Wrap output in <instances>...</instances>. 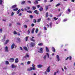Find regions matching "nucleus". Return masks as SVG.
Returning a JSON list of instances; mask_svg holds the SVG:
<instances>
[{"mask_svg": "<svg viewBox=\"0 0 75 75\" xmlns=\"http://www.w3.org/2000/svg\"><path fill=\"white\" fill-rule=\"evenodd\" d=\"M27 58H29V55L28 54H26V55L24 57L25 58H27Z\"/></svg>", "mask_w": 75, "mask_h": 75, "instance_id": "obj_19", "label": "nucleus"}, {"mask_svg": "<svg viewBox=\"0 0 75 75\" xmlns=\"http://www.w3.org/2000/svg\"><path fill=\"white\" fill-rule=\"evenodd\" d=\"M13 34H17V33L16 31H15L13 32Z\"/></svg>", "mask_w": 75, "mask_h": 75, "instance_id": "obj_40", "label": "nucleus"}, {"mask_svg": "<svg viewBox=\"0 0 75 75\" xmlns=\"http://www.w3.org/2000/svg\"><path fill=\"white\" fill-rule=\"evenodd\" d=\"M14 47H15V48H16V45H15V44H14V43H13V44H12L11 46V50H12V49H13V48H14Z\"/></svg>", "mask_w": 75, "mask_h": 75, "instance_id": "obj_5", "label": "nucleus"}, {"mask_svg": "<svg viewBox=\"0 0 75 75\" xmlns=\"http://www.w3.org/2000/svg\"><path fill=\"white\" fill-rule=\"evenodd\" d=\"M50 66H49L48 68H47V70H46L47 72H50Z\"/></svg>", "mask_w": 75, "mask_h": 75, "instance_id": "obj_8", "label": "nucleus"}, {"mask_svg": "<svg viewBox=\"0 0 75 75\" xmlns=\"http://www.w3.org/2000/svg\"><path fill=\"white\" fill-rule=\"evenodd\" d=\"M54 20H58V18H56V17H54Z\"/></svg>", "mask_w": 75, "mask_h": 75, "instance_id": "obj_46", "label": "nucleus"}, {"mask_svg": "<svg viewBox=\"0 0 75 75\" xmlns=\"http://www.w3.org/2000/svg\"><path fill=\"white\" fill-rule=\"evenodd\" d=\"M21 11V10L20 9H19L18 11H17V14H18L20 13V12Z\"/></svg>", "mask_w": 75, "mask_h": 75, "instance_id": "obj_29", "label": "nucleus"}, {"mask_svg": "<svg viewBox=\"0 0 75 75\" xmlns=\"http://www.w3.org/2000/svg\"><path fill=\"white\" fill-rule=\"evenodd\" d=\"M44 28L45 30H47V28L45 26L44 27Z\"/></svg>", "mask_w": 75, "mask_h": 75, "instance_id": "obj_52", "label": "nucleus"}, {"mask_svg": "<svg viewBox=\"0 0 75 75\" xmlns=\"http://www.w3.org/2000/svg\"><path fill=\"white\" fill-rule=\"evenodd\" d=\"M27 12H28V13H33V12L31 11H27Z\"/></svg>", "mask_w": 75, "mask_h": 75, "instance_id": "obj_31", "label": "nucleus"}, {"mask_svg": "<svg viewBox=\"0 0 75 75\" xmlns=\"http://www.w3.org/2000/svg\"><path fill=\"white\" fill-rule=\"evenodd\" d=\"M31 63V61H28L27 62V64H28V65H29V64H30Z\"/></svg>", "mask_w": 75, "mask_h": 75, "instance_id": "obj_41", "label": "nucleus"}, {"mask_svg": "<svg viewBox=\"0 0 75 75\" xmlns=\"http://www.w3.org/2000/svg\"><path fill=\"white\" fill-rule=\"evenodd\" d=\"M28 40V37L27 36L25 37V41H27Z\"/></svg>", "mask_w": 75, "mask_h": 75, "instance_id": "obj_39", "label": "nucleus"}, {"mask_svg": "<svg viewBox=\"0 0 75 75\" xmlns=\"http://www.w3.org/2000/svg\"><path fill=\"white\" fill-rule=\"evenodd\" d=\"M33 38H34V37H32V38H30V39L31 41H33V42H35V40L34 39H33Z\"/></svg>", "mask_w": 75, "mask_h": 75, "instance_id": "obj_6", "label": "nucleus"}, {"mask_svg": "<svg viewBox=\"0 0 75 75\" xmlns=\"http://www.w3.org/2000/svg\"><path fill=\"white\" fill-rule=\"evenodd\" d=\"M8 64H9V62H8V61H6L5 62V65H8Z\"/></svg>", "mask_w": 75, "mask_h": 75, "instance_id": "obj_26", "label": "nucleus"}, {"mask_svg": "<svg viewBox=\"0 0 75 75\" xmlns=\"http://www.w3.org/2000/svg\"><path fill=\"white\" fill-rule=\"evenodd\" d=\"M39 46H42L43 45V44L42 43H40L38 44Z\"/></svg>", "mask_w": 75, "mask_h": 75, "instance_id": "obj_27", "label": "nucleus"}, {"mask_svg": "<svg viewBox=\"0 0 75 75\" xmlns=\"http://www.w3.org/2000/svg\"><path fill=\"white\" fill-rule=\"evenodd\" d=\"M17 40L19 42H21V40H20V38H17Z\"/></svg>", "mask_w": 75, "mask_h": 75, "instance_id": "obj_33", "label": "nucleus"}, {"mask_svg": "<svg viewBox=\"0 0 75 75\" xmlns=\"http://www.w3.org/2000/svg\"><path fill=\"white\" fill-rule=\"evenodd\" d=\"M69 58V57H67V58L65 59V60L67 61V59Z\"/></svg>", "mask_w": 75, "mask_h": 75, "instance_id": "obj_62", "label": "nucleus"}, {"mask_svg": "<svg viewBox=\"0 0 75 75\" xmlns=\"http://www.w3.org/2000/svg\"><path fill=\"white\" fill-rule=\"evenodd\" d=\"M52 51L53 52H55V49L54 47H52Z\"/></svg>", "mask_w": 75, "mask_h": 75, "instance_id": "obj_22", "label": "nucleus"}, {"mask_svg": "<svg viewBox=\"0 0 75 75\" xmlns=\"http://www.w3.org/2000/svg\"><path fill=\"white\" fill-rule=\"evenodd\" d=\"M11 67L12 68H16L17 67V66L16 65H15L14 64H12L11 65Z\"/></svg>", "mask_w": 75, "mask_h": 75, "instance_id": "obj_3", "label": "nucleus"}, {"mask_svg": "<svg viewBox=\"0 0 75 75\" xmlns=\"http://www.w3.org/2000/svg\"><path fill=\"white\" fill-rule=\"evenodd\" d=\"M67 21V19H64L63 20L64 22H65V21Z\"/></svg>", "mask_w": 75, "mask_h": 75, "instance_id": "obj_56", "label": "nucleus"}, {"mask_svg": "<svg viewBox=\"0 0 75 75\" xmlns=\"http://www.w3.org/2000/svg\"><path fill=\"white\" fill-rule=\"evenodd\" d=\"M60 5H61V4L59 3V4H57L56 5V7H58V6H60Z\"/></svg>", "mask_w": 75, "mask_h": 75, "instance_id": "obj_35", "label": "nucleus"}, {"mask_svg": "<svg viewBox=\"0 0 75 75\" xmlns=\"http://www.w3.org/2000/svg\"><path fill=\"white\" fill-rule=\"evenodd\" d=\"M13 10V11H17L18 10V8L14 9Z\"/></svg>", "mask_w": 75, "mask_h": 75, "instance_id": "obj_34", "label": "nucleus"}, {"mask_svg": "<svg viewBox=\"0 0 75 75\" xmlns=\"http://www.w3.org/2000/svg\"><path fill=\"white\" fill-rule=\"evenodd\" d=\"M47 20L48 21H50V18H47Z\"/></svg>", "mask_w": 75, "mask_h": 75, "instance_id": "obj_61", "label": "nucleus"}, {"mask_svg": "<svg viewBox=\"0 0 75 75\" xmlns=\"http://www.w3.org/2000/svg\"><path fill=\"white\" fill-rule=\"evenodd\" d=\"M46 54H47V55L48 57L50 58V55H49V54H48V53H46Z\"/></svg>", "mask_w": 75, "mask_h": 75, "instance_id": "obj_44", "label": "nucleus"}, {"mask_svg": "<svg viewBox=\"0 0 75 75\" xmlns=\"http://www.w3.org/2000/svg\"><path fill=\"white\" fill-rule=\"evenodd\" d=\"M34 30H35V29L34 28H33L31 31V33H32V34H34Z\"/></svg>", "mask_w": 75, "mask_h": 75, "instance_id": "obj_25", "label": "nucleus"}, {"mask_svg": "<svg viewBox=\"0 0 75 75\" xmlns=\"http://www.w3.org/2000/svg\"><path fill=\"white\" fill-rule=\"evenodd\" d=\"M14 61V58H11L9 60V62H13Z\"/></svg>", "mask_w": 75, "mask_h": 75, "instance_id": "obj_4", "label": "nucleus"}, {"mask_svg": "<svg viewBox=\"0 0 75 75\" xmlns=\"http://www.w3.org/2000/svg\"><path fill=\"white\" fill-rule=\"evenodd\" d=\"M28 3L29 4H31V2L30 1H28Z\"/></svg>", "mask_w": 75, "mask_h": 75, "instance_id": "obj_47", "label": "nucleus"}, {"mask_svg": "<svg viewBox=\"0 0 75 75\" xmlns=\"http://www.w3.org/2000/svg\"><path fill=\"white\" fill-rule=\"evenodd\" d=\"M35 42H31L30 44L31 47H35Z\"/></svg>", "mask_w": 75, "mask_h": 75, "instance_id": "obj_1", "label": "nucleus"}, {"mask_svg": "<svg viewBox=\"0 0 75 75\" xmlns=\"http://www.w3.org/2000/svg\"><path fill=\"white\" fill-rule=\"evenodd\" d=\"M34 13L36 14H38V15L39 14V13L38 12V11L37 10H35V11H34Z\"/></svg>", "mask_w": 75, "mask_h": 75, "instance_id": "obj_7", "label": "nucleus"}, {"mask_svg": "<svg viewBox=\"0 0 75 75\" xmlns=\"http://www.w3.org/2000/svg\"><path fill=\"white\" fill-rule=\"evenodd\" d=\"M24 27H25L26 28H27V25H24Z\"/></svg>", "mask_w": 75, "mask_h": 75, "instance_id": "obj_59", "label": "nucleus"}, {"mask_svg": "<svg viewBox=\"0 0 75 75\" xmlns=\"http://www.w3.org/2000/svg\"><path fill=\"white\" fill-rule=\"evenodd\" d=\"M34 24L32 23L31 25L32 27H34Z\"/></svg>", "mask_w": 75, "mask_h": 75, "instance_id": "obj_53", "label": "nucleus"}, {"mask_svg": "<svg viewBox=\"0 0 75 75\" xmlns=\"http://www.w3.org/2000/svg\"><path fill=\"white\" fill-rule=\"evenodd\" d=\"M45 7L46 11H47V10H48V6H45Z\"/></svg>", "mask_w": 75, "mask_h": 75, "instance_id": "obj_20", "label": "nucleus"}, {"mask_svg": "<svg viewBox=\"0 0 75 75\" xmlns=\"http://www.w3.org/2000/svg\"><path fill=\"white\" fill-rule=\"evenodd\" d=\"M28 34H30V30H28Z\"/></svg>", "mask_w": 75, "mask_h": 75, "instance_id": "obj_60", "label": "nucleus"}, {"mask_svg": "<svg viewBox=\"0 0 75 75\" xmlns=\"http://www.w3.org/2000/svg\"><path fill=\"white\" fill-rule=\"evenodd\" d=\"M2 3H3V1L2 0H0V5H1V4H2Z\"/></svg>", "mask_w": 75, "mask_h": 75, "instance_id": "obj_37", "label": "nucleus"}, {"mask_svg": "<svg viewBox=\"0 0 75 75\" xmlns=\"http://www.w3.org/2000/svg\"><path fill=\"white\" fill-rule=\"evenodd\" d=\"M5 52H8V47L7 46H6L5 47Z\"/></svg>", "mask_w": 75, "mask_h": 75, "instance_id": "obj_11", "label": "nucleus"}, {"mask_svg": "<svg viewBox=\"0 0 75 75\" xmlns=\"http://www.w3.org/2000/svg\"><path fill=\"white\" fill-rule=\"evenodd\" d=\"M38 1L36 0L34 2L35 4H38Z\"/></svg>", "mask_w": 75, "mask_h": 75, "instance_id": "obj_18", "label": "nucleus"}, {"mask_svg": "<svg viewBox=\"0 0 75 75\" xmlns=\"http://www.w3.org/2000/svg\"><path fill=\"white\" fill-rule=\"evenodd\" d=\"M32 8H33V10H36V7L35 6H33L32 7Z\"/></svg>", "mask_w": 75, "mask_h": 75, "instance_id": "obj_24", "label": "nucleus"}, {"mask_svg": "<svg viewBox=\"0 0 75 75\" xmlns=\"http://www.w3.org/2000/svg\"><path fill=\"white\" fill-rule=\"evenodd\" d=\"M17 24H18V25H21V24H20V23H17Z\"/></svg>", "mask_w": 75, "mask_h": 75, "instance_id": "obj_58", "label": "nucleus"}, {"mask_svg": "<svg viewBox=\"0 0 75 75\" xmlns=\"http://www.w3.org/2000/svg\"><path fill=\"white\" fill-rule=\"evenodd\" d=\"M43 66L41 64H39L38 65V67L39 68H42Z\"/></svg>", "mask_w": 75, "mask_h": 75, "instance_id": "obj_13", "label": "nucleus"}, {"mask_svg": "<svg viewBox=\"0 0 75 75\" xmlns=\"http://www.w3.org/2000/svg\"><path fill=\"white\" fill-rule=\"evenodd\" d=\"M20 48L21 49V51L23 50V48L22 47H20Z\"/></svg>", "mask_w": 75, "mask_h": 75, "instance_id": "obj_57", "label": "nucleus"}, {"mask_svg": "<svg viewBox=\"0 0 75 75\" xmlns=\"http://www.w3.org/2000/svg\"><path fill=\"white\" fill-rule=\"evenodd\" d=\"M34 21H33V22H34V23H36V22H37V21L36 20V19H34Z\"/></svg>", "mask_w": 75, "mask_h": 75, "instance_id": "obj_48", "label": "nucleus"}, {"mask_svg": "<svg viewBox=\"0 0 75 75\" xmlns=\"http://www.w3.org/2000/svg\"><path fill=\"white\" fill-rule=\"evenodd\" d=\"M39 10L40 11H43V8H42V7H41L39 9Z\"/></svg>", "mask_w": 75, "mask_h": 75, "instance_id": "obj_17", "label": "nucleus"}, {"mask_svg": "<svg viewBox=\"0 0 75 75\" xmlns=\"http://www.w3.org/2000/svg\"><path fill=\"white\" fill-rule=\"evenodd\" d=\"M33 70V68L32 67H30L28 69V71H32V70Z\"/></svg>", "mask_w": 75, "mask_h": 75, "instance_id": "obj_9", "label": "nucleus"}, {"mask_svg": "<svg viewBox=\"0 0 75 75\" xmlns=\"http://www.w3.org/2000/svg\"><path fill=\"white\" fill-rule=\"evenodd\" d=\"M25 1H22L21 2V4L22 5H23V4H25Z\"/></svg>", "mask_w": 75, "mask_h": 75, "instance_id": "obj_30", "label": "nucleus"}, {"mask_svg": "<svg viewBox=\"0 0 75 75\" xmlns=\"http://www.w3.org/2000/svg\"><path fill=\"white\" fill-rule=\"evenodd\" d=\"M57 61H59V60H60V59H59V56L58 55H57Z\"/></svg>", "mask_w": 75, "mask_h": 75, "instance_id": "obj_12", "label": "nucleus"}, {"mask_svg": "<svg viewBox=\"0 0 75 75\" xmlns=\"http://www.w3.org/2000/svg\"><path fill=\"white\" fill-rule=\"evenodd\" d=\"M46 57H47V55H45L44 56L43 58H44V59H45H45H46Z\"/></svg>", "mask_w": 75, "mask_h": 75, "instance_id": "obj_38", "label": "nucleus"}, {"mask_svg": "<svg viewBox=\"0 0 75 75\" xmlns=\"http://www.w3.org/2000/svg\"><path fill=\"white\" fill-rule=\"evenodd\" d=\"M6 35H4V38H3L4 40H5V39H6Z\"/></svg>", "mask_w": 75, "mask_h": 75, "instance_id": "obj_43", "label": "nucleus"}, {"mask_svg": "<svg viewBox=\"0 0 75 75\" xmlns=\"http://www.w3.org/2000/svg\"><path fill=\"white\" fill-rule=\"evenodd\" d=\"M45 15L46 17H48V13L47 12L45 14Z\"/></svg>", "mask_w": 75, "mask_h": 75, "instance_id": "obj_32", "label": "nucleus"}, {"mask_svg": "<svg viewBox=\"0 0 75 75\" xmlns=\"http://www.w3.org/2000/svg\"><path fill=\"white\" fill-rule=\"evenodd\" d=\"M38 29L37 28L35 30V33H38Z\"/></svg>", "mask_w": 75, "mask_h": 75, "instance_id": "obj_36", "label": "nucleus"}, {"mask_svg": "<svg viewBox=\"0 0 75 75\" xmlns=\"http://www.w3.org/2000/svg\"><path fill=\"white\" fill-rule=\"evenodd\" d=\"M14 12H12L11 14V16H13V15H14Z\"/></svg>", "mask_w": 75, "mask_h": 75, "instance_id": "obj_45", "label": "nucleus"}, {"mask_svg": "<svg viewBox=\"0 0 75 75\" xmlns=\"http://www.w3.org/2000/svg\"><path fill=\"white\" fill-rule=\"evenodd\" d=\"M9 42V40H7L6 42H5V44H7L8 42Z\"/></svg>", "mask_w": 75, "mask_h": 75, "instance_id": "obj_21", "label": "nucleus"}, {"mask_svg": "<svg viewBox=\"0 0 75 75\" xmlns=\"http://www.w3.org/2000/svg\"><path fill=\"white\" fill-rule=\"evenodd\" d=\"M43 50V49L42 48H40V51L38 50V52H39V53H43V52L42 51Z\"/></svg>", "mask_w": 75, "mask_h": 75, "instance_id": "obj_2", "label": "nucleus"}, {"mask_svg": "<svg viewBox=\"0 0 75 75\" xmlns=\"http://www.w3.org/2000/svg\"><path fill=\"white\" fill-rule=\"evenodd\" d=\"M68 11H69V13H70L71 12V9H70L69 8L68 9Z\"/></svg>", "mask_w": 75, "mask_h": 75, "instance_id": "obj_49", "label": "nucleus"}, {"mask_svg": "<svg viewBox=\"0 0 75 75\" xmlns=\"http://www.w3.org/2000/svg\"><path fill=\"white\" fill-rule=\"evenodd\" d=\"M41 18H40L39 19H38V20L37 22L38 23H40V21H41Z\"/></svg>", "mask_w": 75, "mask_h": 75, "instance_id": "obj_28", "label": "nucleus"}, {"mask_svg": "<svg viewBox=\"0 0 75 75\" xmlns=\"http://www.w3.org/2000/svg\"><path fill=\"white\" fill-rule=\"evenodd\" d=\"M32 67H33V71H34L35 70V65L34 64H32Z\"/></svg>", "mask_w": 75, "mask_h": 75, "instance_id": "obj_23", "label": "nucleus"}, {"mask_svg": "<svg viewBox=\"0 0 75 75\" xmlns=\"http://www.w3.org/2000/svg\"><path fill=\"white\" fill-rule=\"evenodd\" d=\"M45 50L46 52H50V50H49V49H48V48L47 47H46Z\"/></svg>", "mask_w": 75, "mask_h": 75, "instance_id": "obj_14", "label": "nucleus"}, {"mask_svg": "<svg viewBox=\"0 0 75 75\" xmlns=\"http://www.w3.org/2000/svg\"><path fill=\"white\" fill-rule=\"evenodd\" d=\"M16 7H17L16 5H13L11 6V8H16Z\"/></svg>", "mask_w": 75, "mask_h": 75, "instance_id": "obj_10", "label": "nucleus"}, {"mask_svg": "<svg viewBox=\"0 0 75 75\" xmlns=\"http://www.w3.org/2000/svg\"><path fill=\"white\" fill-rule=\"evenodd\" d=\"M11 23H10L9 24V27H10V26H11Z\"/></svg>", "mask_w": 75, "mask_h": 75, "instance_id": "obj_64", "label": "nucleus"}, {"mask_svg": "<svg viewBox=\"0 0 75 75\" xmlns=\"http://www.w3.org/2000/svg\"><path fill=\"white\" fill-rule=\"evenodd\" d=\"M69 60H71V59H72V57H71V56H69Z\"/></svg>", "mask_w": 75, "mask_h": 75, "instance_id": "obj_51", "label": "nucleus"}, {"mask_svg": "<svg viewBox=\"0 0 75 75\" xmlns=\"http://www.w3.org/2000/svg\"><path fill=\"white\" fill-rule=\"evenodd\" d=\"M23 49L25 50L26 51H28V49L27 48V47H26L25 46L23 47Z\"/></svg>", "mask_w": 75, "mask_h": 75, "instance_id": "obj_15", "label": "nucleus"}, {"mask_svg": "<svg viewBox=\"0 0 75 75\" xmlns=\"http://www.w3.org/2000/svg\"><path fill=\"white\" fill-rule=\"evenodd\" d=\"M57 72H55L54 74V75H56Z\"/></svg>", "mask_w": 75, "mask_h": 75, "instance_id": "obj_63", "label": "nucleus"}, {"mask_svg": "<svg viewBox=\"0 0 75 75\" xmlns=\"http://www.w3.org/2000/svg\"><path fill=\"white\" fill-rule=\"evenodd\" d=\"M30 18H33V16H32V15H30Z\"/></svg>", "mask_w": 75, "mask_h": 75, "instance_id": "obj_42", "label": "nucleus"}, {"mask_svg": "<svg viewBox=\"0 0 75 75\" xmlns=\"http://www.w3.org/2000/svg\"><path fill=\"white\" fill-rule=\"evenodd\" d=\"M22 15L21 13H20L18 14V16H21Z\"/></svg>", "mask_w": 75, "mask_h": 75, "instance_id": "obj_55", "label": "nucleus"}, {"mask_svg": "<svg viewBox=\"0 0 75 75\" xmlns=\"http://www.w3.org/2000/svg\"><path fill=\"white\" fill-rule=\"evenodd\" d=\"M37 7L38 8H40L41 7V6L40 5H37Z\"/></svg>", "mask_w": 75, "mask_h": 75, "instance_id": "obj_50", "label": "nucleus"}, {"mask_svg": "<svg viewBox=\"0 0 75 75\" xmlns=\"http://www.w3.org/2000/svg\"><path fill=\"white\" fill-rule=\"evenodd\" d=\"M18 58H17L16 59L15 62V63H18Z\"/></svg>", "mask_w": 75, "mask_h": 75, "instance_id": "obj_16", "label": "nucleus"}, {"mask_svg": "<svg viewBox=\"0 0 75 75\" xmlns=\"http://www.w3.org/2000/svg\"><path fill=\"white\" fill-rule=\"evenodd\" d=\"M0 32L1 33L3 32V30H2V29H0Z\"/></svg>", "mask_w": 75, "mask_h": 75, "instance_id": "obj_54", "label": "nucleus"}]
</instances>
